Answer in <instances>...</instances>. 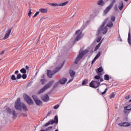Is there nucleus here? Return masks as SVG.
I'll return each mask as SVG.
<instances>
[{"label":"nucleus","instance_id":"nucleus-1","mask_svg":"<svg viewBox=\"0 0 131 131\" xmlns=\"http://www.w3.org/2000/svg\"><path fill=\"white\" fill-rule=\"evenodd\" d=\"M105 24H106V27H109V28L113 27V23L112 21H111L109 18H106L103 22L102 25H101L100 27L98 28L96 34L97 36H99V35H100V33L102 32V28L105 26Z\"/></svg>","mask_w":131,"mask_h":131},{"label":"nucleus","instance_id":"nucleus-2","mask_svg":"<svg viewBox=\"0 0 131 131\" xmlns=\"http://www.w3.org/2000/svg\"><path fill=\"white\" fill-rule=\"evenodd\" d=\"M15 108L16 110H19V111H22V108L24 111H28V108L27 106L24 104H21V99L18 98L15 102Z\"/></svg>","mask_w":131,"mask_h":131},{"label":"nucleus","instance_id":"nucleus-3","mask_svg":"<svg viewBox=\"0 0 131 131\" xmlns=\"http://www.w3.org/2000/svg\"><path fill=\"white\" fill-rule=\"evenodd\" d=\"M14 74H16V77L15 75H12L11 76V80H17V79H20V78H23V79H26L27 78V75L26 74H23V75L21 74H19V71H16L14 72Z\"/></svg>","mask_w":131,"mask_h":131},{"label":"nucleus","instance_id":"nucleus-4","mask_svg":"<svg viewBox=\"0 0 131 131\" xmlns=\"http://www.w3.org/2000/svg\"><path fill=\"white\" fill-rule=\"evenodd\" d=\"M88 53H89V50L87 49L84 51H81V50H80L79 52V55H78L74 61L75 64H78V62L81 60Z\"/></svg>","mask_w":131,"mask_h":131},{"label":"nucleus","instance_id":"nucleus-5","mask_svg":"<svg viewBox=\"0 0 131 131\" xmlns=\"http://www.w3.org/2000/svg\"><path fill=\"white\" fill-rule=\"evenodd\" d=\"M55 82V81L54 80H52L51 81H49L48 83H47L46 85H45L41 89H40L38 92V95H40V94H42L44 92H46L48 89H50V86H52V85L53 83Z\"/></svg>","mask_w":131,"mask_h":131},{"label":"nucleus","instance_id":"nucleus-6","mask_svg":"<svg viewBox=\"0 0 131 131\" xmlns=\"http://www.w3.org/2000/svg\"><path fill=\"white\" fill-rule=\"evenodd\" d=\"M58 115H56L54 117V120H50L48 121V123L45 124L43 125V127H46L47 126H49V125H51V124H54V123H58Z\"/></svg>","mask_w":131,"mask_h":131},{"label":"nucleus","instance_id":"nucleus-7","mask_svg":"<svg viewBox=\"0 0 131 131\" xmlns=\"http://www.w3.org/2000/svg\"><path fill=\"white\" fill-rule=\"evenodd\" d=\"M23 97L25 101H26L28 105H33L34 104L33 100L27 94L24 95Z\"/></svg>","mask_w":131,"mask_h":131},{"label":"nucleus","instance_id":"nucleus-8","mask_svg":"<svg viewBox=\"0 0 131 131\" xmlns=\"http://www.w3.org/2000/svg\"><path fill=\"white\" fill-rule=\"evenodd\" d=\"M6 111L7 113H9V114H12L13 115V119H16L17 118V114L16 113L15 110H13L12 109H11L10 107H7L6 108Z\"/></svg>","mask_w":131,"mask_h":131},{"label":"nucleus","instance_id":"nucleus-9","mask_svg":"<svg viewBox=\"0 0 131 131\" xmlns=\"http://www.w3.org/2000/svg\"><path fill=\"white\" fill-rule=\"evenodd\" d=\"M90 86L91 88H93V89H97V88H99V86H100V82L92 80L91 82L90 83Z\"/></svg>","mask_w":131,"mask_h":131},{"label":"nucleus","instance_id":"nucleus-10","mask_svg":"<svg viewBox=\"0 0 131 131\" xmlns=\"http://www.w3.org/2000/svg\"><path fill=\"white\" fill-rule=\"evenodd\" d=\"M32 97L37 106H41L42 105V101L38 99V97L36 95H32Z\"/></svg>","mask_w":131,"mask_h":131},{"label":"nucleus","instance_id":"nucleus-11","mask_svg":"<svg viewBox=\"0 0 131 131\" xmlns=\"http://www.w3.org/2000/svg\"><path fill=\"white\" fill-rule=\"evenodd\" d=\"M75 34L76 35H77V37L75 39V41H78V40H79L80 38L82 37V35L81 34V31L80 30H78L76 32Z\"/></svg>","mask_w":131,"mask_h":131},{"label":"nucleus","instance_id":"nucleus-12","mask_svg":"<svg viewBox=\"0 0 131 131\" xmlns=\"http://www.w3.org/2000/svg\"><path fill=\"white\" fill-rule=\"evenodd\" d=\"M57 72H58V70L53 71V72L51 70H47V76L48 77H50V78H52L54 74H55Z\"/></svg>","mask_w":131,"mask_h":131},{"label":"nucleus","instance_id":"nucleus-13","mask_svg":"<svg viewBox=\"0 0 131 131\" xmlns=\"http://www.w3.org/2000/svg\"><path fill=\"white\" fill-rule=\"evenodd\" d=\"M41 99L43 101V102H49V100H50V97H49L48 94H45L41 96Z\"/></svg>","mask_w":131,"mask_h":131},{"label":"nucleus","instance_id":"nucleus-14","mask_svg":"<svg viewBox=\"0 0 131 131\" xmlns=\"http://www.w3.org/2000/svg\"><path fill=\"white\" fill-rule=\"evenodd\" d=\"M13 29V28H11L8 29V31H7L5 35V36L4 37V39H7V38H9V36H10V34H11V32Z\"/></svg>","mask_w":131,"mask_h":131},{"label":"nucleus","instance_id":"nucleus-15","mask_svg":"<svg viewBox=\"0 0 131 131\" xmlns=\"http://www.w3.org/2000/svg\"><path fill=\"white\" fill-rule=\"evenodd\" d=\"M111 9H112V7L110 5H109L107 7H106V8L104 11V14L106 15V14H108V13L109 12V11H110Z\"/></svg>","mask_w":131,"mask_h":131},{"label":"nucleus","instance_id":"nucleus-16","mask_svg":"<svg viewBox=\"0 0 131 131\" xmlns=\"http://www.w3.org/2000/svg\"><path fill=\"white\" fill-rule=\"evenodd\" d=\"M127 42L129 43V46H131V35H130V30H129L128 34V38Z\"/></svg>","mask_w":131,"mask_h":131},{"label":"nucleus","instance_id":"nucleus-17","mask_svg":"<svg viewBox=\"0 0 131 131\" xmlns=\"http://www.w3.org/2000/svg\"><path fill=\"white\" fill-rule=\"evenodd\" d=\"M67 81V79L66 78H63L62 79H60L58 82L60 83V84H65V82Z\"/></svg>","mask_w":131,"mask_h":131},{"label":"nucleus","instance_id":"nucleus-18","mask_svg":"<svg viewBox=\"0 0 131 131\" xmlns=\"http://www.w3.org/2000/svg\"><path fill=\"white\" fill-rule=\"evenodd\" d=\"M120 126H129L130 124L126 122L119 123Z\"/></svg>","mask_w":131,"mask_h":131},{"label":"nucleus","instance_id":"nucleus-19","mask_svg":"<svg viewBox=\"0 0 131 131\" xmlns=\"http://www.w3.org/2000/svg\"><path fill=\"white\" fill-rule=\"evenodd\" d=\"M39 10L40 13H42L43 14H47L48 13V8H41Z\"/></svg>","mask_w":131,"mask_h":131},{"label":"nucleus","instance_id":"nucleus-20","mask_svg":"<svg viewBox=\"0 0 131 131\" xmlns=\"http://www.w3.org/2000/svg\"><path fill=\"white\" fill-rule=\"evenodd\" d=\"M101 31H102L103 34H106V33H107V32L108 31V29L107 28V27H103L101 29Z\"/></svg>","mask_w":131,"mask_h":131},{"label":"nucleus","instance_id":"nucleus-21","mask_svg":"<svg viewBox=\"0 0 131 131\" xmlns=\"http://www.w3.org/2000/svg\"><path fill=\"white\" fill-rule=\"evenodd\" d=\"M97 4L98 6H101V7H103L104 5H105V3H104V1L103 0H99L97 2Z\"/></svg>","mask_w":131,"mask_h":131},{"label":"nucleus","instance_id":"nucleus-22","mask_svg":"<svg viewBox=\"0 0 131 131\" xmlns=\"http://www.w3.org/2000/svg\"><path fill=\"white\" fill-rule=\"evenodd\" d=\"M69 73L70 74V76L71 77H72V78H73V77H74V75H75V72H74L73 70H70L69 71Z\"/></svg>","mask_w":131,"mask_h":131},{"label":"nucleus","instance_id":"nucleus-23","mask_svg":"<svg viewBox=\"0 0 131 131\" xmlns=\"http://www.w3.org/2000/svg\"><path fill=\"white\" fill-rule=\"evenodd\" d=\"M118 8L120 11H122V9H123V2L122 1L119 3V6Z\"/></svg>","mask_w":131,"mask_h":131},{"label":"nucleus","instance_id":"nucleus-24","mask_svg":"<svg viewBox=\"0 0 131 131\" xmlns=\"http://www.w3.org/2000/svg\"><path fill=\"white\" fill-rule=\"evenodd\" d=\"M102 72H103V68L101 67H99L97 70H96V73H97V74H99Z\"/></svg>","mask_w":131,"mask_h":131},{"label":"nucleus","instance_id":"nucleus-25","mask_svg":"<svg viewBox=\"0 0 131 131\" xmlns=\"http://www.w3.org/2000/svg\"><path fill=\"white\" fill-rule=\"evenodd\" d=\"M89 83V79H85L82 82V85H85Z\"/></svg>","mask_w":131,"mask_h":131},{"label":"nucleus","instance_id":"nucleus-26","mask_svg":"<svg viewBox=\"0 0 131 131\" xmlns=\"http://www.w3.org/2000/svg\"><path fill=\"white\" fill-rule=\"evenodd\" d=\"M101 75H102V74L101 73L98 74V75H96L94 77V79H97V80H99V79H101Z\"/></svg>","mask_w":131,"mask_h":131},{"label":"nucleus","instance_id":"nucleus-27","mask_svg":"<svg viewBox=\"0 0 131 131\" xmlns=\"http://www.w3.org/2000/svg\"><path fill=\"white\" fill-rule=\"evenodd\" d=\"M101 42H99L98 45L96 46L95 49L94 50L95 52H96V51H98V50L100 49V47H101Z\"/></svg>","mask_w":131,"mask_h":131},{"label":"nucleus","instance_id":"nucleus-28","mask_svg":"<svg viewBox=\"0 0 131 131\" xmlns=\"http://www.w3.org/2000/svg\"><path fill=\"white\" fill-rule=\"evenodd\" d=\"M124 109L125 110H127V111H130L131 110V104H129L128 105H127V106L124 107Z\"/></svg>","mask_w":131,"mask_h":131},{"label":"nucleus","instance_id":"nucleus-29","mask_svg":"<svg viewBox=\"0 0 131 131\" xmlns=\"http://www.w3.org/2000/svg\"><path fill=\"white\" fill-rule=\"evenodd\" d=\"M110 77L109 75L106 74L104 76V80L108 81L109 80Z\"/></svg>","mask_w":131,"mask_h":131},{"label":"nucleus","instance_id":"nucleus-30","mask_svg":"<svg viewBox=\"0 0 131 131\" xmlns=\"http://www.w3.org/2000/svg\"><path fill=\"white\" fill-rule=\"evenodd\" d=\"M48 5H50V6H51L52 7H57L59 6L58 4L57 3H48Z\"/></svg>","mask_w":131,"mask_h":131},{"label":"nucleus","instance_id":"nucleus-31","mask_svg":"<svg viewBox=\"0 0 131 131\" xmlns=\"http://www.w3.org/2000/svg\"><path fill=\"white\" fill-rule=\"evenodd\" d=\"M20 72L21 73H23V74H26V72H27V71L25 68H23L20 70Z\"/></svg>","mask_w":131,"mask_h":131},{"label":"nucleus","instance_id":"nucleus-32","mask_svg":"<svg viewBox=\"0 0 131 131\" xmlns=\"http://www.w3.org/2000/svg\"><path fill=\"white\" fill-rule=\"evenodd\" d=\"M59 82H57L55 83L53 87V90H55L56 88H58V85H59Z\"/></svg>","mask_w":131,"mask_h":131},{"label":"nucleus","instance_id":"nucleus-33","mask_svg":"<svg viewBox=\"0 0 131 131\" xmlns=\"http://www.w3.org/2000/svg\"><path fill=\"white\" fill-rule=\"evenodd\" d=\"M68 3V2H66L63 3H61V4H59L58 6H59L60 7H64V6H66V5H67Z\"/></svg>","mask_w":131,"mask_h":131},{"label":"nucleus","instance_id":"nucleus-34","mask_svg":"<svg viewBox=\"0 0 131 131\" xmlns=\"http://www.w3.org/2000/svg\"><path fill=\"white\" fill-rule=\"evenodd\" d=\"M29 12L28 13V15L29 16V17H31V14H32V12H31V8L30 7H29Z\"/></svg>","mask_w":131,"mask_h":131},{"label":"nucleus","instance_id":"nucleus-35","mask_svg":"<svg viewBox=\"0 0 131 131\" xmlns=\"http://www.w3.org/2000/svg\"><path fill=\"white\" fill-rule=\"evenodd\" d=\"M115 97V94L113 93L111 95H110V99H113Z\"/></svg>","mask_w":131,"mask_h":131},{"label":"nucleus","instance_id":"nucleus-36","mask_svg":"<svg viewBox=\"0 0 131 131\" xmlns=\"http://www.w3.org/2000/svg\"><path fill=\"white\" fill-rule=\"evenodd\" d=\"M101 56V53L98 52L95 58H96L97 59L99 58V57Z\"/></svg>","mask_w":131,"mask_h":131},{"label":"nucleus","instance_id":"nucleus-37","mask_svg":"<svg viewBox=\"0 0 131 131\" xmlns=\"http://www.w3.org/2000/svg\"><path fill=\"white\" fill-rule=\"evenodd\" d=\"M116 2V1L115 0H113L112 3H111V4L110 5V6L113 7V5H114V4H115V3Z\"/></svg>","mask_w":131,"mask_h":131},{"label":"nucleus","instance_id":"nucleus-38","mask_svg":"<svg viewBox=\"0 0 131 131\" xmlns=\"http://www.w3.org/2000/svg\"><path fill=\"white\" fill-rule=\"evenodd\" d=\"M19 116H23L24 117H27V114L25 113H21L19 115Z\"/></svg>","mask_w":131,"mask_h":131},{"label":"nucleus","instance_id":"nucleus-39","mask_svg":"<svg viewBox=\"0 0 131 131\" xmlns=\"http://www.w3.org/2000/svg\"><path fill=\"white\" fill-rule=\"evenodd\" d=\"M108 88H106L104 90V91L103 92L101 93V95H105V94H106V93H107V91H108Z\"/></svg>","mask_w":131,"mask_h":131},{"label":"nucleus","instance_id":"nucleus-40","mask_svg":"<svg viewBox=\"0 0 131 131\" xmlns=\"http://www.w3.org/2000/svg\"><path fill=\"white\" fill-rule=\"evenodd\" d=\"M52 128H53V126L48 127L46 129L45 131L51 130V129H52Z\"/></svg>","mask_w":131,"mask_h":131},{"label":"nucleus","instance_id":"nucleus-41","mask_svg":"<svg viewBox=\"0 0 131 131\" xmlns=\"http://www.w3.org/2000/svg\"><path fill=\"white\" fill-rule=\"evenodd\" d=\"M111 21H112L113 22H115V16H112L111 17Z\"/></svg>","mask_w":131,"mask_h":131},{"label":"nucleus","instance_id":"nucleus-42","mask_svg":"<svg viewBox=\"0 0 131 131\" xmlns=\"http://www.w3.org/2000/svg\"><path fill=\"white\" fill-rule=\"evenodd\" d=\"M118 40H119V41L122 42V39L121 38V37L120 36V35H119V36L118 38Z\"/></svg>","mask_w":131,"mask_h":131},{"label":"nucleus","instance_id":"nucleus-43","mask_svg":"<svg viewBox=\"0 0 131 131\" xmlns=\"http://www.w3.org/2000/svg\"><path fill=\"white\" fill-rule=\"evenodd\" d=\"M101 39H102V37H99L98 38L97 40V42H100L101 41Z\"/></svg>","mask_w":131,"mask_h":131},{"label":"nucleus","instance_id":"nucleus-44","mask_svg":"<svg viewBox=\"0 0 131 131\" xmlns=\"http://www.w3.org/2000/svg\"><path fill=\"white\" fill-rule=\"evenodd\" d=\"M59 106L60 105L59 104H57V105H55L53 107V108H54V109H58V107H59Z\"/></svg>","mask_w":131,"mask_h":131},{"label":"nucleus","instance_id":"nucleus-45","mask_svg":"<svg viewBox=\"0 0 131 131\" xmlns=\"http://www.w3.org/2000/svg\"><path fill=\"white\" fill-rule=\"evenodd\" d=\"M38 14H39V11L36 12L35 13V14H34V15L33 16V18H34L35 17H36V16H37V15H38Z\"/></svg>","mask_w":131,"mask_h":131},{"label":"nucleus","instance_id":"nucleus-46","mask_svg":"<svg viewBox=\"0 0 131 131\" xmlns=\"http://www.w3.org/2000/svg\"><path fill=\"white\" fill-rule=\"evenodd\" d=\"M96 60H97V58L95 57L92 61V64H94V63H95V62H96Z\"/></svg>","mask_w":131,"mask_h":131},{"label":"nucleus","instance_id":"nucleus-47","mask_svg":"<svg viewBox=\"0 0 131 131\" xmlns=\"http://www.w3.org/2000/svg\"><path fill=\"white\" fill-rule=\"evenodd\" d=\"M51 113H52V111H50V112H49L46 116V117H48V116H50V115H51Z\"/></svg>","mask_w":131,"mask_h":131},{"label":"nucleus","instance_id":"nucleus-48","mask_svg":"<svg viewBox=\"0 0 131 131\" xmlns=\"http://www.w3.org/2000/svg\"><path fill=\"white\" fill-rule=\"evenodd\" d=\"M40 81L42 84H45V79H41Z\"/></svg>","mask_w":131,"mask_h":131},{"label":"nucleus","instance_id":"nucleus-49","mask_svg":"<svg viewBox=\"0 0 131 131\" xmlns=\"http://www.w3.org/2000/svg\"><path fill=\"white\" fill-rule=\"evenodd\" d=\"M26 69L27 71H29V67L28 66H26Z\"/></svg>","mask_w":131,"mask_h":131},{"label":"nucleus","instance_id":"nucleus-50","mask_svg":"<svg viewBox=\"0 0 131 131\" xmlns=\"http://www.w3.org/2000/svg\"><path fill=\"white\" fill-rule=\"evenodd\" d=\"M130 98L129 95H128L125 98V99H126V100H128Z\"/></svg>","mask_w":131,"mask_h":131},{"label":"nucleus","instance_id":"nucleus-51","mask_svg":"<svg viewBox=\"0 0 131 131\" xmlns=\"http://www.w3.org/2000/svg\"><path fill=\"white\" fill-rule=\"evenodd\" d=\"M124 114H127V113H128L127 110L124 109Z\"/></svg>","mask_w":131,"mask_h":131},{"label":"nucleus","instance_id":"nucleus-52","mask_svg":"<svg viewBox=\"0 0 131 131\" xmlns=\"http://www.w3.org/2000/svg\"><path fill=\"white\" fill-rule=\"evenodd\" d=\"M4 54H5V50L2 51L0 53V55H4Z\"/></svg>","mask_w":131,"mask_h":131},{"label":"nucleus","instance_id":"nucleus-53","mask_svg":"<svg viewBox=\"0 0 131 131\" xmlns=\"http://www.w3.org/2000/svg\"><path fill=\"white\" fill-rule=\"evenodd\" d=\"M72 80H73V78H72V79H70L68 81V83H69V82H71V81H72Z\"/></svg>","mask_w":131,"mask_h":131},{"label":"nucleus","instance_id":"nucleus-54","mask_svg":"<svg viewBox=\"0 0 131 131\" xmlns=\"http://www.w3.org/2000/svg\"><path fill=\"white\" fill-rule=\"evenodd\" d=\"M99 79L100 82L104 81V79H103V78H101V77H100V79Z\"/></svg>","mask_w":131,"mask_h":131},{"label":"nucleus","instance_id":"nucleus-55","mask_svg":"<svg viewBox=\"0 0 131 131\" xmlns=\"http://www.w3.org/2000/svg\"><path fill=\"white\" fill-rule=\"evenodd\" d=\"M115 11H117V6L116 5L115 7Z\"/></svg>","mask_w":131,"mask_h":131},{"label":"nucleus","instance_id":"nucleus-56","mask_svg":"<svg viewBox=\"0 0 131 131\" xmlns=\"http://www.w3.org/2000/svg\"><path fill=\"white\" fill-rule=\"evenodd\" d=\"M31 83V82H30V83H29L28 84V86H29V85H30V84Z\"/></svg>","mask_w":131,"mask_h":131},{"label":"nucleus","instance_id":"nucleus-57","mask_svg":"<svg viewBox=\"0 0 131 131\" xmlns=\"http://www.w3.org/2000/svg\"><path fill=\"white\" fill-rule=\"evenodd\" d=\"M40 131H46V130L41 129V130H40Z\"/></svg>","mask_w":131,"mask_h":131},{"label":"nucleus","instance_id":"nucleus-58","mask_svg":"<svg viewBox=\"0 0 131 131\" xmlns=\"http://www.w3.org/2000/svg\"><path fill=\"white\" fill-rule=\"evenodd\" d=\"M104 2H108V1H109V0H104Z\"/></svg>","mask_w":131,"mask_h":131},{"label":"nucleus","instance_id":"nucleus-59","mask_svg":"<svg viewBox=\"0 0 131 131\" xmlns=\"http://www.w3.org/2000/svg\"><path fill=\"white\" fill-rule=\"evenodd\" d=\"M125 2H128V0H124Z\"/></svg>","mask_w":131,"mask_h":131},{"label":"nucleus","instance_id":"nucleus-60","mask_svg":"<svg viewBox=\"0 0 131 131\" xmlns=\"http://www.w3.org/2000/svg\"><path fill=\"white\" fill-rule=\"evenodd\" d=\"M55 131H59V130H58V129H56Z\"/></svg>","mask_w":131,"mask_h":131},{"label":"nucleus","instance_id":"nucleus-61","mask_svg":"<svg viewBox=\"0 0 131 131\" xmlns=\"http://www.w3.org/2000/svg\"><path fill=\"white\" fill-rule=\"evenodd\" d=\"M129 102H131V99H130V100H129Z\"/></svg>","mask_w":131,"mask_h":131},{"label":"nucleus","instance_id":"nucleus-62","mask_svg":"<svg viewBox=\"0 0 131 131\" xmlns=\"http://www.w3.org/2000/svg\"><path fill=\"white\" fill-rule=\"evenodd\" d=\"M41 78H43V76H42L41 77Z\"/></svg>","mask_w":131,"mask_h":131},{"label":"nucleus","instance_id":"nucleus-63","mask_svg":"<svg viewBox=\"0 0 131 131\" xmlns=\"http://www.w3.org/2000/svg\"><path fill=\"white\" fill-rule=\"evenodd\" d=\"M116 109H117V107H116Z\"/></svg>","mask_w":131,"mask_h":131},{"label":"nucleus","instance_id":"nucleus-64","mask_svg":"<svg viewBox=\"0 0 131 131\" xmlns=\"http://www.w3.org/2000/svg\"><path fill=\"white\" fill-rule=\"evenodd\" d=\"M97 91H99V89H97Z\"/></svg>","mask_w":131,"mask_h":131}]
</instances>
